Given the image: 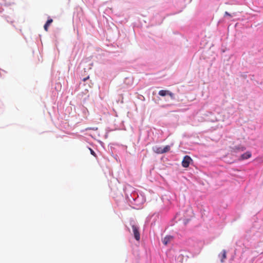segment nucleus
I'll return each instance as SVG.
<instances>
[{"instance_id": "nucleus-7", "label": "nucleus", "mask_w": 263, "mask_h": 263, "mask_svg": "<svg viewBox=\"0 0 263 263\" xmlns=\"http://www.w3.org/2000/svg\"><path fill=\"white\" fill-rule=\"evenodd\" d=\"M154 151L157 154H163V148L161 147H156L153 148Z\"/></svg>"}, {"instance_id": "nucleus-8", "label": "nucleus", "mask_w": 263, "mask_h": 263, "mask_svg": "<svg viewBox=\"0 0 263 263\" xmlns=\"http://www.w3.org/2000/svg\"><path fill=\"white\" fill-rule=\"evenodd\" d=\"M227 255H226V252L224 250L222 251V258L221 259V262H223L224 261V260L226 258Z\"/></svg>"}, {"instance_id": "nucleus-11", "label": "nucleus", "mask_w": 263, "mask_h": 263, "mask_svg": "<svg viewBox=\"0 0 263 263\" xmlns=\"http://www.w3.org/2000/svg\"><path fill=\"white\" fill-rule=\"evenodd\" d=\"M89 149L90 151L91 154L93 156L96 157V154L95 152L91 148H89Z\"/></svg>"}, {"instance_id": "nucleus-9", "label": "nucleus", "mask_w": 263, "mask_h": 263, "mask_svg": "<svg viewBox=\"0 0 263 263\" xmlns=\"http://www.w3.org/2000/svg\"><path fill=\"white\" fill-rule=\"evenodd\" d=\"M170 150V146L169 145L165 146L163 148V154L169 152Z\"/></svg>"}, {"instance_id": "nucleus-5", "label": "nucleus", "mask_w": 263, "mask_h": 263, "mask_svg": "<svg viewBox=\"0 0 263 263\" xmlns=\"http://www.w3.org/2000/svg\"><path fill=\"white\" fill-rule=\"evenodd\" d=\"M172 239V236H167L163 238L162 242L165 245H167L170 242V241H171V240Z\"/></svg>"}, {"instance_id": "nucleus-1", "label": "nucleus", "mask_w": 263, "mask_h": 263, "mask_svg": "<svg viewBox=\"0 0 263 263\" xmlns=\"http://www.w3.org/2000/svg\"><path fill=\"white\" fill-rule=\"evenodd\" d=\"M132 229L135 238L137 240L139 241L140 239V235L139 231V228L137 226L133 224Z\"/></svg>"}, {"instance_id": "nucleus-10", "label": "nucleus", "mask_w": 263, "mask_h": 263, "mask_svg": "<svg viewBox=\"0 0 263 263\" xmlns=\"http://www.w3.org/2000/svg\"><path fill=\"white\" fill-rule=\"evenodd\" d=\"M167 95L169 96L172 99H175V95L170 91H168Z\"/></svg>"}, {"instance_id": "nucleus-13", "label": "nucleus", "mask_w": 263, "mask_h": 263, "mask_svg": "<svg viewBox=\"0 0 263 263\" xmlns=\"http://www.w3.org/2000/svg\"><path fill=\"white\" fill-rule=\"evenodd\" d=\"M89 76H88L87 77L84 78L83 79V81H84V82L86 81L87 80H88L89 79Z\"/></svg>"}, {"instance_id": "nucleus-6", "label": "nucleus", "mask_w": 263, "mask_h": 263, "mask_svg": "<svg viewBox=\"0 0 263 263\" xmlns=\"http://www.w3.org/2000/svg\"><path fill=\"white\" fill-rule=\"evenodd\" d=\"M168 90H161L159 91L158 94L160 96L164 97L168 95Z\"/></svg>"}, {"instance_id": "nucleus-2", "label": "nucleus", "mask_w": 263, "mask_h": 263, "mask_svg": "<svg viewBox=\"0 0 263 263\" xmlns=\"http://www.w3.org/2000/svg\"><path fill=\"white\" fill-rule=\"evenodd\" d=\"M191 161H192V159L190 156L187 155L184 156L182 161V166L183 167H189Z\"/></svg>"}, {"instance_id": "nucleus-14", "label": "nucleus", "mask_w": 263, "mask_h": 263, "mask_svg": "<svg viewBox=\"0 0 263 263\" xmlns=\"http://www.w3.org/2000/svg\"><path fill=\"white\" fill-rule=\"evenodd\" d=\"M244 149H245V148L243 147L241 148V151H243Z\"/></svg>"}, {"instance_id": "nucleus-3", "label": "nucleus", "mask_w": 263, "mask_h": 263, "mask_svg": "<svg viewBox=\"0 0 263 263\" xmlns=\"http://www.w3.org/2000/svg\"><path fill=\"white\" fill-rule=\"evenodd\" d=\"M53 20L51 18L48 19L44 26V28L46 31H48V27L52 23Z\"/></svg>"}, {"instance_id": "nucleus-4", "label": "nucleus", "mask_w": 263, "mask_h": 263, "mask_svg": "<svg viewBox=\"0 0 263 263\" xmlns=\"http://www.w3.org/2000/svg\"><path fill=\"white\" fill-rule=\"evenodd\" d=\"M251 157V153L249 152H247L243 154L242 155H241V160L247 159L250 158Z\"/></svg>"}, {"instance_id": "nucleus-12", "label": "nucleus", "mask_w": 263, "mask_h": 263, "mask_svg": "<svg viewBox=\"0 0 263 263\" xmlns=\"http://www.w3.org/2000/svg\"><path fill=\"white\" fill-rule=\"evenodd\" d=\"M224 15H228V16H231V14H229L227 11H226L225 13H224Z\"/></svg>"}]
</instances>
